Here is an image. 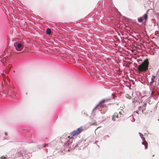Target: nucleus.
I'll return each mask as SVG.
<instances>
[{
  "label": "nucleus",
  "instance_id": "f257e3e1",
  "mask_svg": "<svg viewBox=\"0 0 159 159\" xmlns=\"http://www.w3.org/2000/svg\"><path fill=\"white\" fill-rule=\"evenodd\" d=\"M149 64L148 59H146L141 64L136 67L137 69L135 71L139 73L146 72L148 69Z\"/></svg>",
  "mask_w": 159,
  "mask_h": 159
},
{
  "label": "nucleus",
  "instance_id": "f03ea898",
  "mask_svg": "<svg viewBox=\"0 0 159 159\" xmlns=\"http://www.w3.org/2000/svg\"><path fill=\"white\" fill-rule=\"evenodd\" d=\"M145 106L144 105H143L142 106H140L139 107V111H136L134 112L133 113L134 116H136V113L137 114L138 116L139 114H142L143 113V110H144L145 109Z\"/></svg>",
  "mask_w": 159,
  "mask_h": 159
},
{
  "label": "nucleus",
  "instance_id": "7ed1b4c3",
  "mask_svg": "<svg viewBox=\"0 0 159 159\" xmlns=\"http://www.w3.org/2000/svg\"><path fill=\"white\" fill-rule=\"evenodd\" d=\"M83 130V128L82 127L78 128L76 130H74L70 133V135L72 136H75L78 135Z\"/></svg>",
  "mask_w": 159,
  "mask_h": 159
},
{
  "label": "nucleus",
  "instance_id": "20e7f679",
  "mask_svg": "<svg viewBox=\"0 0 159 159\" xmlns=\"http://www.w3.org/2000/svg\"><path fill=\"white\" fill-rule=\"evenodd\" d=\"M110 100L109 99H104L102 100L96 107L95 108H98V107L100 106L102 107H106V106L104 104Z\"/></svg>",
  "mask_w": 159,
  "mask_h": 159
},
{
  "label": "nucleus",
  "instance_id": "39448f33",
  "mask_svg": "<svg viewBox=\"0 0 159 159\" xmlns=\"http://www.w3.org/2000/svg\"><path fill=\"white\" fill-rule=\"evenodd\" d=\"M14 46L15 47L16 49L19 51H21L22 50L23 48V46L22 44L20 43H19L17 42H15L14 43Z\"/></svg>",
  "mask_w": 159,
  "mask_h": 159
},
{
  "label": "nucleus",
  "instance_id": "423d86ee",
  "mask_svg": "<svg viewBox=\"0 0 159 159\" xmlns=\"http://www.w3.org/2000/svg\"><path fill=\"white\" fill-rule=\"evenodd\" d=\"M143 141L142 142V144L144 145L145 146V149H146L148 148V142L145 140V139L144 138H143L142 139Z\"/></svg>",
  "mask_w": 159,
  "mask_h": 159
},
{
  "label": "nucleus",
  "instance_id": "0eeeda50",
  "mask_svg": "<svg viewBox=\"0 0 159 159\" xmlns=\"http://www.w3.org/2000/svg\"><path fill=\"white\" fill-rule=\"evenodd\" d=\"M118 113H115L112 117V120L114 121H115L116 118H118Z\"/></svg>",
  "mask_w": 159,
  "mask_h": 159
},
{
  "label": "nucleus",
  "instance_id": "6e6552de",
  "mask_svg": "<svg viewBox=\"0 0 159 159\" xmlns=\"http://www.w3.org/2000/svg\"><path fill=\"white\" fill-rule=\"evenodd\" d=\"M156 76H153L152 78L151 79V80L150 82V84L153 83L155 81V79Z\"/></svg>",
  "mask_w": 159,
  "mask_h": 159
},
{
  "label": "nucleus",
  "instance_id": "1a4fd4ad",
  "mask_svg": "<svg viewBox=\"0 0 159 159\" xmlns=\"http://www.w3.org/2000/svg\"><path fill=\"white\" fill-rule=\"evenodd\" d=\"M46 33L47 34H48V35H49V34H51V30L49 28L47 29L46 30Z\"/></svg>",
  "mask_w": 159,
  "mask_h": 159
},
{
  "label": "nucleus",
  "instance_id": "9d476101",
  "mask_svg": "<svg viewBox=\"0 0 159 159\" xmlns=\"http://www.w3.org/2000/svg\"><path fill=\"white\" fill-rule=\"evenodd\" d=\"M144 18L146 20H147L148 17V16L147 14H144Z\"/></svg>",
  "mask_w": 159,
  "mask_h": 159
},
{
  "label": "nucleus",
  "instance_id": "9b49d317",
  "mask_svg": "<svg viewBox=\"0 0 159 159\" xmlns=\"http://www.w3.org/2000/svg\"><path fill=\"white\" fill-rule=\"evenodd\" d=\"M90 124L91 125H97V123L96 122V121H95L94 122H93V123L90 122Z\"/></svg>",
  "mask_w": 159,
  "mask_h": 159
},
{
  "label": "nucleus",
  "instance_id": "f8f14e48",
  "mask_svg": "<svg viewBox=\"0 0 159 159\" xmlns=\"http://www.w3.org/2000/svg\"><path fill=\"white\" fill-rule=\"evenodd\" d=\"M138 21L140 22H142L143 21V19L142 18H139L138 19Z\"/></svg>",
  "mask_w": 159,
  "mask_h": 159
},
{
  "label": "nucleus",
  "instance_id": "ddd939ff",
  "mask_svg": "<svg viewBox=\"0 0 159 159\" xmlns=\"http://www.w3.org/2000/svg\"><path fill=\"white\" fill-rule=\"evenodd\" d=\"M119 114L120 115H123V114L122 113V111H119Z\"/></svg>",
  "mask_w": 159,
  "mask_h": 159
},
{
  "label": "nucleus",
  "instance_id": "4468645a",
  "mask_svg": "<svg viewBox=\"0 0 159 159\" xmlns=\"http://www.w3.org/2000/svg\"><path fill=\"white\" fill-rule=\"evenodd\" d=\"M68 138H69L70 139H73V138L72 137H70V136H68Z\"/></svg>",
  "mask_w": 159,
  "mask_h": 159
},
{
  "label": "nucleus",
  "instance_id": "2eb2a0df",
  "mask_svg": "<svg viewBox=\"0 0 159 159\" xmlns=\"http://www.w3.org/2000/svg\"><path fill=\"white\" fill-rule=\"evenodd\" d=\"M11 67V65H9V67H8V69H9V70H10V68Z\"/></svg>",
  "mask_w": 159,
  "mask_h": 159
},
{
  "label": "nucleus",
  "instance_id": "dca6fc26",
  "mask_svg": "<svg viewBox=\"0 0 159 159\" xmlns=\"http://www.w3.org/2000/svg\"><path fill=\"white\" fill-rule=\"evenodd\" d=\"M139 134H140V136H141V137H142V136H143V135H142L141 133H139Z\"/></svg>",
  "mask_w": 159,
  "mask_h": 159
},
{
  "label": "nucleus",
  "instance_id": "f3484780",
  "mask_svg": "<svg viewBox=\"0 0 159 159\" xmlns=\"http://www.w3.org/2000/svg\"><path fill=\"white\" fill-rule=\"evenodd\" d=\"M5 157H3V159H5Z\"/></svg>",
  "mask_w": 159,
  "mask_h": 159
}]
</instances>
